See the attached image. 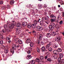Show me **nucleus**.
<instances>
[{
    "instance_id": "c03bdc74",
    "label": "nucleus",
    "mask_w": 64,
    "mask_h": 64,
    "mask_svg": "<svg viewBox=\"0 0 64 64\" xmlns=\"http://www.w3.org/2000/svg\"><path fill=\"white\" fill-rule=\"evenodd\" d=\"M39 12L40 14H42L43 13V12L41 10H39Z\"/></svg>"
},
{
    "instance_id": "5fc2aeb1",
    "label": "nucleus",
    "mask_w": 64,
    "mask_h": 64,
    "mask_svg": "<svg viewBox=\"0 0 64 64\" xmlns=\"http://www.w3.org/2000/svg\"><path fill=\"white\" fill-rule=\"evenodd\" d=\"M27 24V23L26 22H24V26H26Z\"/></svg>"
},
{
    "instance_id": "f704fd0d",
    "label": "nucleus",
    "mask_w": 64,
    "mask_h": 64,
    "mask_svg": "<svg viewBox=\"0 0 64 64\" xmlns=\"http://www.w3.org/2000/svg\"><path fill=\"white\" fill-rule=\"evenodd\" d=\"M38 7L40 8H41L42 7V5L40 4H39L38 5Z\"/></svg>"
},
{
    "instance_id": "a19ab883",
    "label": "nucleus",
    "mask_w": 64,
    "mask_h": 64,
    "mask_svg": "<svg viewBox=\"0 0 64 64\" xmlns=\"http://www.w3.org/2000/svg\"><path fill=\"white\" fill-rule=\"evenodd\" d=\"M52 12L51 11H49L48 12V14L50 15V16L52 15L51 14Z\"/></svg>"
},
{
    "instance_id": "a18cd8bd",
    "label": "nucleus",
    "mask_w": 64,
    "mask_h": 64,
    "mask_svg": "<svg viewBox=\"0 0 64 64\" xmlns=\"http://www.w3.org/2000/svg\"><path fill=\"white\" fill-rule=\"evenodd\" d=\"M37 50L38 52H40V49L38 48L37 47Z\"/></svg>"
},
{
    "instance_id": "8fccbe9b",
    "label": "nucleus",
    "mask_w": 64,
    "mask_h": 64,
    "mask_svg": "<svg viewBox=\"0 0 64 64\" xmlns=\"http://www.w3.org/2000/svg\"><path fill=\"white\" fill-rule=\"evenodd\" d=\"M12 49L14 50H16V49L14 47L12 46Z\"/></svg>"
},
{
    "instance_id": "13d9d810",
    "label": "nucleus",
    "mask_w": 64,
    "mask_h": 64,
    "mask_svg": "<svg viewBox=\"0 0 64 64\" xmlns=\"http://www.w3.org/2000/svg\"><path fill=\"white\" fill-rule=\"evenodd\" d=\"M44 58H45V60H46L48 58V56H44Z\"/></svg>"
},
{
    "instance_id": "4d7b16f0",
    "label": "nucleus",
    "mask_w": 64,
    "mask_h": 64,
    "mask_svg": "<svg viewBox=\"0 0 64 64\" xmlns=\"http://www.w3.org/2000/svg\"><path fill=\"white\" fill-rule=\"evenodd\" d=\"M44 8H47V5L46 4H44Z\"/></svg>"
},
{
    "instance_id": "052dcab7",
    "label": "nucleus",
    "mask_w": 64,
    "mask_h": 64,
    "mask_svg": "<svg viewBox=\"0 0 64 64\" xmlns=\"http://www.w3.org/2000/svg\"><path fill=\"white\" fill-rule=\"evenodd\" d=\"M48 14L47 13H46V12H45L44 13V15H45V16H47Z\"/></svg>"
},
{
    "instance_id": "39448f33",
    "label": "nucleus",
    "mask_w": 64,
    "mask_h": 64,
    "mask_svg": "<svg viewBox=\"0 0 64 64\" xmlns=\"http://www.w3.org/2000/svg\"><path fill=\"white\" fill-rule=\"evenodd\" d=\"M50 17L51 19L56 20V16H55L54 14H51L50 16Z\"/></svg>"
},
{
    "instance_id": "bf43d9fd",
    "label": "nucleus",
    "mask_w": 64,
    "mask_h": 64,
    "mask_svg": "<svg viewBox=\"0 0 64 64\" xmlns=\"http://www.w3.org/2000/svg\"><path fill=\"white\" fill-rule=\"evenodd\" d=\"M12 47H16V46L15 44H13L12 45Z\"/></svg>"
},
{
    "instance_id": "4be33fe9",
    "label": "nucleus",
    "mask_w": 64,
    "mask_h": 64,
    "mask_svg": "<svg viewBox=\"0 0 64 64\" xmlns=\"http://www.w3.org/2000/svg\"><path fill=\"white\" fill-rule=\"evenodd\" d=\"M12 25H14V26H15L16 25V22L15 21H12Z\"/></svg>"
},
{
    "instance_id": "c9c22d12",
    "label": "nucleus",
    "mask_w": 64,
    "mask_h": 64,
    "mask_svg": "<svg viewBox=\"0 0 64 64\" xmlns=\"http://www.w3.org/2000/svg\"><path fill=\"white\" fill-rule=\"evenodd\" d=\"M48 50L50 51H52V48L51 47H50L48 48Z\"/></svg>"
},
{
    "instance_id": "0eeeda50",
    "label": "nucleus",
    "mask_w": 64,
    "mask_h": 64,
    "mask_svg": "<svg viewBox=\"0 0 64 64\" xmlns=\"http://www.w3.org/2000/svg\"><path fill=\"white\" fill-rule=\"evenodd\" d=\"M41 50L42 52H44L45 51H47V50L46 49V48L44 46H43L42 47Z\"/></svg>"
},
{
    "instance_id": "6e6552de",
    "label": "nucleus",
    "mask_w": 64,
    "mask_h": 64,
    "mask_svg": "<svg viewBox=\"0 0 64 64\" xmlns=\"http://www.w3.org/2000/svg\"><path fill=\"white\" fill-rule=\"evenodd\" d=\"M14 25H13L12 24H10L9 25V27L10 29H13L14 28Z\"/></svg>"
},
{
    "instance_id": "aec40b11",
    "label": "nucleus",
    "mask_w": 64,
    "mask_h": 64,
    "mask_svg": "<svg viewBox=\"0 0 64 64\" xmlns=\"http://www.w3.org/2000/svg\"><path fill=\"white\" fill-rule=\"evenodd\" d=\"M61 18H62V16H61L60 15H59V16H58V20H60Z\"/></svg>"
},
{
    "instance_id": "a878e982",
    "label": "nucleus",
    "mask_w": 64,
    "mask_h": 64,
    "mask_svg": "<svg viewBox=\"0 0 64 64\" xmlns=\"http://www.w3.org/2000/svg\"><path fill=\"white\" fill-rule=\"evenodd\" d=\"M18 42L20 44H22V40H18Z\"/></svg>"
},
{
    "instance_id": "4468645a",
    "label": "nucleus",
    "mask_w": 64,
    "mask_h": 64,
    "mask_svg": "<svg viewBox=\"0 0 64 64\" xmlns=\"http://www.w3.org/2000/svg\"><path fill=\"white\" fill-rule=\"evenodd\" d=\"M51 35L50 34V33H47V34H46V37L48 38V37H51Z\"/></svg>"
},
{
    "instance_id": "f3484780",
    "label": "nucleus",
    "mask_w": 64,
    "mask_h": 64,
    "mask_svg": "<svg viewBox=\"0 0 64 64\" xmlns=\"http://www.w3.org/2000/svg\"><path fill=\"white\" fill-rule=\"evenodd\" d=\"M58 27L59 25L57 24H56L55 25V26H54V28H58Z\"/></svg>"
},
{
    "instance_id": "de8ad7c7",
    "label": "nucleus",
    "mask_w": 64,
    "mask_h": 64,
    "mask_svg": "<svg viewBox=\"0 0 64 64\" xmlns=\"http://www.w3.org/2000/svg\"><path fill=\"white\" fill-rule=\"evenodd\" d=\"M61 64L62 63V64H64V59H63L62 61Z\"/></svg>"
},
{
    "instance_id": "2eb2a0df",
    "label": "nucleus",
    "mask_w": 64,
    "mask_h": 64,
    "mask_svg": "<svg viewBox=\"0 0 64 64\" xmlns=\"http://www.w3.org/2000/svg\"><path fill=\"white\" fill-rule=\"evenodd\" d=\"M14 1L13 0H12L10 1V4H11V5H12L14 4Z\"/></svg>"
},
{
    "instance_id": "f03ea898",
    "label": "nucleus",
    "mask_w": 64,
    "mask_h": 64,
    "mask_svg": "<svg viewBox=\"0 0 64 64\" xmlns=\"http://www.w3.org/2000/svg\"><path fill=\"white\" fill-rule=\"evenodd\" d=\"M50 25L48 26L49 28L50 29H54V26L55 25V24L52 22L50 23Z\"/></svg>"
},
{
    "instance_id": "58836bf2",
    "label": "nucleus",
    "mask_w": 64,
    "mask_h": 64,
    "mask_svg": "<svg viewBox=\"0 0 64 64\" xmlns=\"http://www.w3.org/2000/svg\"><path fill=\"white\" fill-rule=\"evenodd\" d=\"M40 60L38 58H36V61L37 62H39Z\"/></svg>"
},
{
    "instance_id": "774afa93",
    "label": "nucleus",
    "mask_w": 64,
    "mask_h": 64,
    "mask_svg": "<svg viewBox=\"0 0 64 64\" xmlns=\"http://www.w3.org/2000/svg\"><path fill=\"white\" fill-rule=\"evenodd\" d=\"M62 17L64 18V13L63 12L62 14Z\"/></svg>"
},
{
    "instance_id": "393cba45",
    "label": "nucleus",
    "mask_w": 64,
    "mask_h": 64,
    "mask_svg": "<svg viewBox=\"0 0 64 64\" xmlns=\"http://www.w3.org/2000/svg\"><path fill=\"white\" fill-rule=\"evenodd\" d=\"M10 51L11 53H12V54H14V50L12 49V48H11L10 50Z\"/></svg>"
},
{
    "instance_id": "0e129e2a",
    "label": "nucleus",
    "mask_w": 64,
    "mask_h": 64,
    "mask_svg": "<svg viewBox=\"0 0 64 64\" xmlns=\"http://www.w3.org/2000/svg\"><path fill=\"white\" fill-rule=\"evenodd\" d=\"M40 20H41V19H39L38 20V21H37L38 22V23H39V22H40L39 21H40Z\"/></svg>"
},
{
    "instance_id": "680f3d73",
    "label": "nucleus",
    "mask_w": 64,
    "mask_h": 64,
    "mask_svg": "<svg viewBox=\"0 0 64 64\" xmlns=\"http://www.w3.org/2000/svg\"><path fill=\"white\" fill-rule=\"evenodd\" d=\"M0 4H3V1H0Z\"/></svg>"
},
{
    "instance_id": "7ed1b4c3",
    "label": "nucleus",
    "mask_w": 64,
    "mask_h": 64,
    "mask_svg": "<svg viewBox=\"0 0 64 64\" xmlns=\"http://www.w3.org/2000/svg\"><path fill=\"white\" fill-rule=\"evenodd\" d=\"M61 39V37L60 36H58L55 38V41L59 42Z\"/></svg>"
},
{
    "instance_id": "9d476101",
    "label": "nucleus",
    "mask_w": 64,
    "mask_h": 64,
    "mask_svg": "<svg viewBox=\"0 0 64 64\" xmlns=\"http://www.w3.org/2000/svg\"><path fill=\"white\" fill-rule=\"evenodd\" d=\"M61 60L62 59L60 58H58V60L60 64H62Z\"/></svg>"
},
{
    "instance_id": "c756f323",
    "label": "nucleus",
    "mask_w": 64,
    "mask_h": 64,
    "mask_svg": "<svg viewBox=\"0 0 64 64\" xmlns=\"http://www.w3.org/2000/svg\"><path fill=\"white\" fill-rule=\"evenodd\" d=\"M54 58L55 59H57L58 57V56L56 54H54Z\"/></svg>"
},
{
    "instance_id": "b1692460",
    "label": "nucleus",
    "mask_w": 64,
    "mask_h": 64,
    "mask_svg": "<svg viewBox=\"0 0 64 64\" xmlns=\"http://www.w3.org/2000/svg\"><path fill=\"white\" fill-rule=\"evenodd\" d=\"M36 62L34 60H32L31 61L30 63L32 64H34Z\"/></svg>"
},
{
    "instance_id": "338daca9",
    "label": "nucleus",
    "mask_w": 64,
    "mask_h": 64,
    "mask_svg": "<svg viewBox=\"0 0 64 64\" xmlns=\"http://www.w3.org/2000/svg\"><path fill=\"white\" fill-rule=\"evenodd\" d=\"M22 25L24 27V22H22Z\"/></svg>"
},
{
    "instance_id": "1a4fd4ad",
    "label": "nucleus",
    "mask_w": 64,
    "mask_h": 64,
    "mask_svg": "<svg viewBox=\"0 0 64 64\" xmlns=\"http://www.w3.org/2000/svg\"><path fill=\"white\" fill-rule=\"evenodd\" d=\"M58 42H60L59 44L61 46L62 48H63L64 46H63V44H62V41H60Z\"/></svg>"
},
{
    "instance_id": "a211bd4d",
    "label": "nucleus",
    "mask_w": 64,
    "mask_h": 64,
    "mask_svg": "<svg viewBox=\"0 0 64 64\" xmlns=\"http://www.w3.org/2000/svg\"><path fill=\"white\" fill-rule=\"evenodd\" d=\"M37 20V19L36 18V20H34V23L35 25L37 24L38 22Z\"/></svg>"
},
{
    "instance_id": "dca6fc26",
    "label": "nucleus",
    "mask_w": 64,
    "mask_h": 64,
    "mask_svg": "<svg viewBox=\"0 0 64 64\" xmlns=\"http://www.w3.org/2000/svg\"><path fill=\"white\" fill-rule=\"evenodd\" d=\"M40 25L42 26L44 24V23L42 21H41L40 22Z\"/></svg>"
},
{
    "instance_id": "864d4df0",
    "label": "nucleus",
    "mask_w": 64,
    "mask_h": 64,
    "mask_svg": "<svg viewBox=\"0 0 64 64\" xmlns=\"http://www.w3.org/2000/svg\"><path fill=\"white\" fill-rule=\"evenodd\" d=\"M63 23V21H61L60 22V24H62Z\"/></svg>"
},
{
    "instance_id": "3c124183",
    "label": "nucleus",
    "mask_w": 64,
    "mask_h": 64,
    "mask_svg": "<svg viewBox=\"0 0 64 64\" xmlns=\"http://www.w3.org/2000/svg\"><path fill=\"white\" fill-rule=\"evenodd\" d=\"M40 43L41 45H44V43L43 42H41Z\"/></svg>"
},
{
    "instance_id": "ddd939ff",
    "label": "nucleus",
    "mask_w": 64,
    "mask_h": 64,
    "mask_svg": "<svg viewBox=\"0 0 64 64\" xmlns=\"http://www.w3.org/2000/svg\"><path fill=\"white\" fill-rule=\"evenodd\" d=\"M30 38H28L27 39L26 41V43H30Z\"/></svg>"
},
{
    "instance_id": "49530a36",
    "label": "nucleus",
    "mask_w": 64,
    "mask_h": 64,
    "mask_svg": "<svg viewBox=\"0 0 64 64\" xmlns=\"http://www.w3.org/2000/svg\"><path fill=\"white\" fill-rule=\"evenodd\" d=\"M10 8V6H9V4H8L7 5V9H9V8Z\"/></svg>"
},
{
    "instance_id": "4c0bfd02",
    "label": "nucleus",
    "mask_w": 64,
    "mask_h": 64,
    "mask_svg": "<svg viewBox=\"0 0 64 64\" xmlns=\"http://www.w3.org/2000/svg\"><path fill=\"white\" fill-rule=\"evenodd\" d=\"M42 21L43 22L45 21L46 20H45V18H42Z\"/></svg>"
},
{
    "instance_id": "79ce46f5",
    "label": "nucleus",
    "mask_w": 64,
    "mask_h": 64,
    "mask_svg": "<svg viewBox=\"0 0 64 64\" xmlns=\"http://www.w3.org/2000/svg\"><path fill=\"white\" fill-rule=\"evenodd\" d=\"M54 20V19H50V21L52 22H54L55 21V20Z\"/></svg>"
},
{
    "instance_id": "6ab92c4d",
    "label": "nucleus",
    "mask_w": 64,
    "mask_h": 64,
    "mask_svg": "<svg viewBox=\"0 0 64 64\" xmlns=\"http://www.w3.org/2000/svg\"><path fill=\"white\" fill-rule=\"evenodd\" d=\"M62 50V49L60 48H58L57 49V51L58 52H61Z\"/></svg>"
},
{
    "instance_id": "ea45409f",
    "label": "nucleus",
    "mask_w": 64,
    "mask_h": 64,
    "mask_svg": "<svg viewBox=\"0 0 64 64\" xmlns=\"http://www.w3.org/2000/svg\"><path fill=\"white\" fill-rule=\"evenodd\" d=\"M28 57L29 59H30L32 58L30 55H28Z\"/></svg>"
},
{
    "instance_id": "412c9836",
    "label": "nucleus",
    "mask_w": 64,
    "mask_h": 64,
    "mask_svg": "<svg viewBox=\"0 0 64 64\" xmlns=\"http://www.w3.org/2000/svg\"><path fill=\"white\" fill-rule=\"evenodd\" d=\"M59 56L61 58H62L63 57V55L61 53H60L59 54Z\"/></svg>"
},
{
    "instance_id": "e2e57ef3",
    "label": "nucleus",
    "mask_w": 64,
    "mask_h": 64,
    "mask_svg": "<svg viewBox=\"0 0 64 64\" xmlns=\"http://www.w3.org/2000/svg\"><path fill=\"white\" fill-rule=\"evenodd\" d=\"M60 4H61V3H64V2H63V1H61L60 2Z\"/></svg>"
},
{
    "instance_id": "09e8293b",
    "label": "nucleus",
    "mask_w": 64,
    "mask_h": 64,
    "mask_svg": "<svg viewBox=\"0 0 64 64\" xmlns=\"http://www.w3.org/2000/svg\"><path fill=\"white\" fill-rule=\"evenodd\" d=\"M3 40H0V44H3Z\"/></svg>"
},
{
    "instance_id": "5701e85b",
    "label": "nucleus",
    "mask_w": 64,
    "mask_h": 64,
    "mask_svg": "<svg viewBox=\"0 0 64 64\" xmlns=\"http://www.w3.org/2000/svg\"><path fill=\"white\" fill-rule=\"evenodd\" d=\"M32 26V25L30 24H28L27 25V27L28 28H31Z\"/></svg>"
},
{
    "instance_id": "423d86ee",
    "label": "nucleus",
    "mask_w": 64,
    "mask_h": 64,
    "mask_svg": "<svg viewBox=\"0 0 64 64\" xmlns=\"http://www.w3.org/2000/svg\"><path fill=\"white\" fill-rule=\"evenodd\" d=\"M16 26L19 29H21L22 27L21 26V24L20 22H18L16 24Z\"/></svg>"
},
{
    "instance_id": "f257e3e1",
    "label": "nucleus",
    "mask_w": 64,
    "mask_h": 64,
    "mask_svg": "<svg viewBox=\"0 0 64 64\" xmlns=\"http://www.w3.org/2000/svg\"><path fill=\"white\" fill-rule=\"evenodd\" d=\"M48 38H44V41H45V42H46L48 43V44H47V45L46 46V48H48L50 46V45L52 43V42L50 41H48Z\"/></svg>"
},
{
    "instance_id": "2f4dec72",
    "label": "nucleus",
    "mask_w": 64,
    "mask_h": 64,
    "mask_svg": "<svg viewBox=\"0 0 64 64\" xmlns=\"http://www.w3.org/2000/svg\"><path fill=\"white\" fill-rule=\"evenodd\" d=\"M34 45V43L33 42H31L30 43V46L31 47H32Z\"/></svg>"
},
{
    "instance_id": "9b49d317",
    "label": "nucleus",
    "mask_w": 64,
    "mask_h": 64,
    "mask_svg": "<svg viewBox=\"0 0 64 64\" xmlns=\"http://www.w3.org/2000/svg\"><path fill=\"white\" fill-rule=\"evenodd\" d=\"M53 54H55V55H57L58 54L57 53V52H58V51L57 50H54L53 51Z\"/></svg>"
},
{
    "instance_id": "7c9ffc66",
    "label": "nucleus",
    "mask_w": 64,
    "mask_h": 64,
    "mask_svg": "<svg viewBox=\"0 0 64 64\" xmlns=\"http://www.w3.org/2000/svg\"><path fill=\"white\" fill-rule=\"evenodd\" d=\"M4 53L6 54H7L8 53V50L7 49H6L4 50Z\"/></svg>"
},
{
    "instance_id": "cd10ccee",
    "label": "nucleus",
    "mask_w": 64,
    "mask_h": 64,
    "mask_svg": "<svg viewBox=\"0 0 64 64\" xmlns=\"http://www.w3.org/2000/svg\"><path fill=\"white\" fill-rule=\"evenodd\" d=\"M47 61L50 62H51L52 60L51 58H48L47 59Z\"/></svg>"
},
{
    "instance_id": "bb28decb",
    "label": "nucleus",
    "mask_w": 64,
    "mask_h": 64,
    "mask_svg": "<svg viewBox=\"0 0 64 64\" xmlns=\"http://www.w3.org/2000/svg\"><path fill=\"white\" fill-rule=\"evenodd\" d=\"M32 28H35L36 27V24H32Z\"/></svg>"
},
{
    "instance_id": "69168bd1",
    "label": "nucleus",
    "mask_w": 64,
    "mask_h": 64,
    "mask_svg": "<svg viewBox=\"0 0 64 64\" xmlns=\"http://www.w3.org/2000/svg\"><path fill=\"white\" fill-rule=\"evenodd\" d=\"M6 39L7 40H10V38H9L8 37H7L6 38Z\"/></svg>"
},
{
    "instance_id": "37998d69",
    "label": "nucleus",
    "mask_w": 64,
    "mask_h": 64,
    "mask_svg": "<svg viewBox=\"0 0 64 64\" xmlns=\"http://www.w3.org/2000/svg\"><path fill=\"white\" fill-rule=\"evenodd\" d=\"M32 33L33 34H36V32L34 30H32Z\"/></svg>"
},
{
    "instance_id": "c85d7f7f",
    "label": "nucleus",
    "mask_w": 64,
    "mask_h": 64,
    "mask_svg": "<svg viewBox=\"0 0 64 64\" xmlns=\"http://www.w3.org/2000/svg\"><path fill=\"white\" fill-rule=\"evenodd\" d=\"M58 45L57 44H54V48H56L58 47Z\"/></svg>"
},
{
    "instance_id": "6e6d98bb",
    "label": "nucleus",
    "mask_w": 64,
    "mask_h": 64,
    "mask_svg": "<svg viewBox=\"0 0 64 64\" xmlns=\"http://www.w3.org/2000/svg\"><path fill=\"white\" fill-rule=\"evenodd\" d=\"M30 52H31V51L30 50H28V51L27 53L28 54H30Z\"/></svg>"
},
{
    "instance_id": "473e14b6",
    "label": "nucleus",
    "mask_w": 64,
    "mask_h": 64,
    "mask_svg": "<svg viewBox=\"0 0 64 64\" xmlns=\"http://www.w3.org/2000/svg\"><path fill=\"white\" fill-rule=\"evenodd\" d=\"M40 58L41 60H43L44 58V57L43 56H40Z\"/></svg>"
},
{
    "instance_id": "72a5a7b5",
    "label": "nucleus",
    "mask_w": 64,
    "mask_h": 64,
    "mask_svg": "<svg viewBox=\"0 0 64 64\" xmlns=\"http://www.w3.org/2000/svg\"><path fill=\"white\" fill-rule=\"evenodd\" d=\"M46 20H48L49 19L48 16H46V18H44Z\"/></svg>"
},
{
    "instance_id": "e433bc0d",
    "label": "nucleus",
    "mask_w": 64,
    "mask_h": 64,
    "mask_svg": "<svg viewBox=\"0 0 64 64\" xmlns=\"http://www.w3.org/2000/svg\"><path fill=\"white\" fill-rule=\"evenodd\" d=\"M30 12H32V14L33 13H34V9H32L30 10Z\"/></svg>"
},
{
    "instance_id": "20e7f679",
    "label": "nucleus",
    "mask_w": 64,
    "mask_h": 64,
    "mask_svg": "<svg viewBox=\"0 0 64 64\" xmlns=\"http://www.w3.org/2000/svg\"><path fill=\"white\" fill-rule=\"evenodd\" d=\"M36 29L38 31H41L43 30L42 27L39 26H37Z\"/></svg>"
},
{
    "instance_id": "f8f14e48",
    "label": "nucleus",
    "mask_w": 64,
    "mask_h": 64,
    "mask_svg": "<svg viewBox=\"0 0 64 64\" xmlns=\"http://www.w3.org/2000/svg\"><path fill=\"white\" fill-rule=\"evenodd\" d=\"M52 36H54L56 35V33L55 32H51Z\"/></svg>"
},
{
    "instance_id": "603ef678",
    "label": "nucleus",
    "mask_w": 64,
    "mask_h": 64,
    "mask_svg": "<svg viewBox=\"0 0 64 64\" xmlns=\"http://www.w3.org/2000/svg\"><path fill=\"white\" fill-rule=\"evenodd\" d=\"M4 27L5 29L6 28H7V26L6 24H5L4 26Z\"/></svg>"
}]
</instances>
